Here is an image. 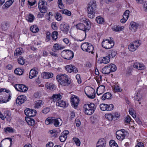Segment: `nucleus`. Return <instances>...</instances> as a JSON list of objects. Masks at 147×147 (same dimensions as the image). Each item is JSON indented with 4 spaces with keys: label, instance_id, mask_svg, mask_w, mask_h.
Wrapping results in <instances>:
<instances>
[{
    "label": "nucleus",
    "instance_id": "nucleus-42",
    "mask_svg": "<svg viewBox=\"0 0 147 147\" xmlns=\"http://www.w3.org/2000/svg\"><path fill=\"white\" fill-rule=\"evenodd\" d=\"M30 30L33 33H36L39 31L38 28L35 25L31 26L30 27Z\"/></svg>",
    "mask_w": 147,
    "mask_h": 147
},
{
    "label": "nucleus",
    "instance_id": "nucleus-60",
    "mask_svg": "<svg viewBox=\"0 0 147 147\" xmlns=\"http://www.w3.org/2000/svg\"><path fill=\"white\" fill-rule=\"evenodd\" d=\"M58 3L59 7L60 9H63L64 7V5L62 3V0H58Z\"/></svg>",
    "mask_w": 147,
    "mask_h": 147
},
{
    "label": "nucleus",
    "instance_id": "nucleus-20",
    "mask_svg": "<svg viewBox=\"0 0 147 147\" xmlns=\"http://www.w3.org/2000/svg\"><path fill=\"white\" fill-rule=\"evenodd\" d=\"M26 100V97L23 95L18 96L16 100V102L17 104L20 105L24 103Z\"/></svg>",
    "mask_w": 147,
    "mask_h": 147
},
{
    "label": "nucleus",
    "instance_id": "nucleus-16",
    "mask_svg": "<svg viewBox=\"0 0 147 147\" xmlns=\"http://www.w3.org/2000/svg\"><path fill=\"white\" fill-rule=\"evenodd\" d=\"M65 68L66 70L69 73L73 72L76 73L78 71L77 69L75 66L72 65H67Z\"/></svg>",
    "mask_w": 147,
    "mask_h": 147
},
{
    "label": "nucleus",
    "instance_id": "nucleus-23",
    "mask_svg": "<svg viewBox=\"0 0 147 147\" xmlns=\"http://www.w3.org/2000/svg\"><path fill=\"white\" fill-rule=\"evenodd\" d=\"M105 91V86L103 85H101L97 88L96 93L98 95H99L103 93Z\"/></svg>",
    "mask_w": 147,
    "mask_h": 147
},
{
    "label": "nucleus",
    "instance_id": "nucleus-43",
    "mask_svg": "<svg viewBox=\"0 0 147 147\" xmlns=\"http://www.w3.org/2000/svg\"><path fill=\"white\" fill-rule=\"evenodd\" d=\"M18 62L20 64L23 65L25 62V60L23 57L22 56H20L18 59Z\"/></svg>",
    "mask_w": 147,
    "mask_h": 147
},
{
    "label": "nucleus",
    "instance_id": "nucleus-46",
    "mask_svg": "<svg viewBox=\"0 0 147 147\" xmlns=\"http://www.w3.org/2000/svg\"><path fill=\"white\" fill-rule=\"evenodd\" d=\"M124 26H116V27L113 28L112 29L114 31L117 32L120 31L122 30L123 29H124Z\"/></svg>",
    "mask_w": 147,
    "mask_h": 147
},
{
    "label": "nucleus",
    "instance_id": "nucleus-57",
    "mask_svg": "<svg viewBox=\"0 0 147 147\" xmlns=\"http://www.w3.org/2000/svg\"><path fill=\"white\" fill-rule=\"evenodd\" d=\"M73 140L77 146H79L80 145V142L78 138H73Z\"/></svg>",
    "mask_w": 147,
    "mask_h": 147
},
{
    "label": "nucleus",
    "instance_id": "nucleus-38",
    "mask_svg": "<svg viewBox=\"0 0 147 147\" xmlns=\"http://www.w3.org/2000/svg\"><path fill=\"white\" fill-rule=\"evenodd\" d=\"M25 119L29 125L32 126L34 125L35 121L33 119H31L30 118H26V117Z\"/></svg>",
    "mask_w": 147,
    "mask_h": 147
},
{
    "label": "nucleus",
    "instance_id": "nucleus-39",
    "mask_svg": "<svg viewBox=\"0 0 147 147\" xmlns=\"http://www.w3.org/2000/svg\"><path fill=\"white\" fill-rule=\"evenodd\" d=\"M34 17L33 15L31 14H30L26 18V19L28 22H32L34 20Z\"/></svg>",
    "mask_w": 147,
    "mask_h": 147
},
{
    "label": "nucleus",
    "instance_id": "nucleus-11",
    "mask_svg": "<svg viewBox=\"0 0 147 147\" xmlns=\"http://www.w3.org/2000/svg\"><path fill=\"white\" fill-rule=\"evenodd\" d=\"M10 142L11 144L12 139L10 138H8L3 140L1 142L0 147H8L9 145Z\"/></svg>",
    "mask_w": 147,
    "mask_h": 147
},
{
    "label": "nucleus",
    "instance_id": "nucleus-53",
    "mask_svg": "<svg viewBox=\"0 0 147 147\" xmlns=\"http://www.w3.org/2000/svg\"><path fill=\"white\" fill-rule=\"evenodd\" d=\"M58 32L57 31H55L53 32L52 34V37L53 40H56L57 38V36L58 35Z\"/></svg>",
    "mask_w": 147,
    "mask_h": 147
},
{
    "label": "nucleus",
    "instance_id": "nucleus-22",
    "mask_svg": "<svg viewBox=\"0 0 147 147\" xmlns=\"http://www.w3.org/2000/svg\"><path fill=\"white\" fill-rule=\"evenodd\" d=\"M134 67L140 70H144L145 68V66L143 63L138 62L134 63Z\"/></svg>",
    "mask_w": 147,
    "mask_h": 147
},
{
    "label": "nucleus",
    "instance_id": "nucleus-28",
    "mask_svg": "<svg viewBox=\"0 0 147 147\" xmlns=\"http://www.w3.org/2000/svg\"><path fill=\"white\" fill-rule=\"evenodd\" d=\"M24 51L23 49L22 48H17L15 51L14 55L15 56L20 55L23 53Z\"/></svg>",
    "mask_w": 147,
    "mask_h": 147
},
{
    "label": "nucleus",
    "instance_id": "nucleus-54",
    "mask_svg": "<svg viewBox=\"0 0 147 147\" xmlns=\"http://www.w3.org/2000/svg\"><path fill=\"white\" fill-rule=\"evenodd\" d=\"M113 119L115 120H117L120 117V114L117 112H114L112 113Z\"/></svg>",
    "mask_w": 147,
    "mask_h": 147
},
{
    "label": "nucleus",
    "instance_id": "nucleus-21",
    "mask_svg": "<svg viewBox=\"0 0 147 147\" xmlns=\"http://www.w3.org/2000/svg\"><path fill=\"white\" fill-rule=\"evenodd\" d=\"M62 98V96L60 94H53L51 98L52 101L55 102L59 101Z\"/></svg>",
    "mask_w": 147,
    "mask_h": 147
},
{
    "label": "nucleus",
    "instance_id": "nucleus-41",
    "mask_svg": "<svg viewBox=\"0 0 147 147\" xmlns=\"http://www.w3.org/2000/svg\"><path fill=\"white\" fill-rule=\"evenodd\" d=\"M14 87L17 91L21 92V87L24 88V85L21 84H16L15 85Z\"/></svg>",
    "mask_w": 147,
    "mask_h": 147
},
{
    "label": "nucleus",
    "instance_id": "nucleus-29",
    "mask_svg": "<svg viewBox=\"0 0 147 147\" xmlns=\"http://www.w3.org/2000/svg\"><path fill=\"white\" fill-rule=\"evenodd\" d=\"M77 28L78 29L83 30L85 32V34H86V32L87 31V30L86 29V26L85 24H84L82 23L76 25Z\"/></svg>",
    "mask_w": 147,
    "mask_h": 147
},
{
    "label": "nucleus",
    "instance_id": "nucleus-25",
    "mask_svg": "<svg viewBox=\"0 0 147 147\" xmlns=\"http://www.w3.org/2000/svg\"><path fill=\"white\" fill-rule=\"evenodd\" d=\"M130 25L131 28V30L134 32H136L139 26V24L135 22H131Z\"/></svg>",
    "mask_w": 147,
    "mask_h": 147
},
{
    "label": "nucleus",
    "instance_id": "nucleus-19",
    "mask_svg": "<svg viewBox=\"0 0 147 147\" xmlns=\"http://www.w3.org/2000/svg\"><path fill=\"white\" fill-rule=\"evenodd\" d=\"M69 133V131L67 130L64 131L62 132L59 137L60 141L62 142L65 141L67 137V135Z\"/></svg>",
    "mask_w": 147,
    "mask_h": 147
},
{
    "label": "nucleus",
    "instance_id": "nucleus-63",
    "mask_svg": "<svg viewBox=\"0 0 147 147\" xmlns=\"http://www.w3.org/2000/svg\"><path fill=\"white\" fill-rule=\"evenodd\" d=\"M131 120V118L130 116H128L127 117L125 118V121L127 123H129Z\"/></svg>",
    "mask_w": 147,
    "mask_h": 147
},
{
    "label": "nucleus",
    "instance_id": "nucleus-56",
    "mask_svg": "<svg viewBox=\"0 0 147 147\" xmlns=\"http://www.w3.org/2000/svg\"><path fill=\"white\" fill-rule=\"evenodd\" d=\"M96 20L97 23L99 24H102L104 21V19L103 18L100 17H97L96 19Z\"/></svg>",
    "mask_w": 147,
    "mask_h": 147
},
{
    "label": "nucleus",
    "instance_id": "nucleus-31",
    "mask_svg": "<svg viewBox=\"0 0 147 147\" xmlns=\"http://www.w3.org/2000/svg\"><path fill=\"white\" fill-rule=\"evenodd\" d=\"M111 94L109 92H107L102 96L101 99L102 100H105L106 99H111Z\"/></svg>",
    "mask_w": 147,
    "mask_h": 147
},
{
    "label": "nucleus",
    "instance_id": "nucleus-4",
    "mask_svg": "<svg viewBox=\"0 0 147 147\" xmlns=\"http://www.w3.org/2000/svg\"><path fill=\"white\" fill-rule=\"evenodd\" d=\"M62 121L60 118H57L56 119L50 118H48L45 121L46 124L49 125L53 123L56 127L60 126L62 123Z\"/></svg>",
    "mask_w": 147,
    "mask_h": 147
},
{
    "label": "nucleus",
    "instance_id": "nucleus-58",
    "mask_svg": "<svg viewBox=\"0 0 147 147\" xmlns=\"http://www.w3.org/2000/svg\"><path fill=\"white\" fill-rule=\"evenodd\" d=\"M53 47L54 49L56 50H59L62 49V48H61V45L57 43H56L54 44Z\"/></svg>",
    "mask_w": 147,
    "mask_h": 147
},
{
    "label": "nucleus",
    "instance_id": "nucleus-26",
    "mask_svg": "<svg viewBox=\"0 0 147 147\" xmlns=\"http://www.w3.org/2000/svg\"><path fill=\"white\" fill-rule=\"evenodd\" d=\"M10 96L9 94H8V96H0V103H4L6 102L9 101L8 99H10Z\"/></svg>",
    "mask_w": 147,
    "mask_h": 147
},
{
    "label": "nucleus",
    "instance_id": "nucleus-12",
    "mask_svg": "<svg viewBox=\"0 0 147 147\" xmlns=\"http://www.w3.org/2000/svg\"><path fill=\"white\" fill-rule=\"evenodd\" d=\"M24 113L26 116L30 117H32L36 115V112L35 110L28 108L25 110Z\"/></svg>",
    "mask_w": 147,
    "mask_h": 147
},
{
    "label": "nucleus",
    "instance_id": "nucleus-50",
    "mask_svg": "<svg viewBox=\"0 0 147 147\" xmlns=\"http://www.w3.org/2000/svg\"><path fill=\"white\" fill-rule=\"evenodd\" d=\"M105 117L109 121H112L113 119L112 113L106 114L105 115Z\"/></svg>",
    "mask_w": 147,
    "mask_h": 147
},
{
    "label": "nucleus",
    "instance_id": "nucleus-40",
    "mask_svg": "<svg viewBox=\"0 0 147 147\" xmlns=\"http://www.w3.org/2000/svg\"><path fill=\"white\" fill-rule=\"evenodd\" d=\"M47 89L51 90H54L55 88V85L52 83L47 84L45 86Z\"/></svg>",
    "mask_w": 147,
    "mask_h": 147
},
{
    "label": "nucleus",
    "instance_id": "nucleus-55",
    "mask_svg": "<svg viewBox=\"0 0 147 147\" xmlns=\"http://www.w3.org/2000/svg\"><path fill=\"white\" fill-rule=\"evenodd\" d=\"M55 17L56 19L58 21H61L62 18L61 15L58 13H56Z\"/></svg>",
    "mask_w": 147,
    "mask_h": 147
},
{
    "label": "nucleus",
    "instance_id": "nucleus-64",
    "mask_svg": "<svg viewBox=\"0 0 147 147\" xmlns=\"http://www.w3.org/2000/svg\"><path fill=\"white\" fill-rule=\"evenodd\" d=\"M34 96L36 98H38L40 96V93L38 92H35L34 94Z\"/></svg>",
    "mask_w": 147,
    "mask_h": 147
},
{
    "label": "nucleus",
    "instance_id": "nucleus-9",
    "mask_svg": "<svg viewBox=\"0 0 147 147\" xmlns=\"http://www.w3.org/2000/svg\"><path fill=\"white\" fill-rule=\"evenodd\" d=\"M46 1L44 0H40L38 3V7L42 13H45L47 11V7L45 5Z\"/></svg>",
    "mask_w": 147,
    "mask_h": 147
},
{
    "label": "nucleus",
    "instance_id": "nucleus-44",
    "mask_svg": "<svg viewBox=\"0 0 147 147\" xmlns=\"http://www.w3.org/2000/svg\"><path fill=\"white\" fill-rule=\"evenodd\" d=\"M14 72L16 74L18 75H22L23 73L22 70L20 68H17L16 69Z\"/></svg>",
    "mask_w": 147,
    "mask_h": 147
},
{
    "label": "nucleus",
    "instance_id": "nucleus-13",
    "mask_svg": "<svg viewBox=\"0 0 147 147\" xmlns=\"http://www.w3.org/2000/svg\"><path fill=\"white\" fill-rule=\"evenodd\" d=\"M71 99L72 106L74 108L76 109L78 107L79 102V98L77 97L74 95L72 96Z\"/></svg>",
    "mask_w": 147,
    "mask_h": 147
},
{
    "label": "nucleus",
    "instance_id": "nucleus-27",
    "mask_svg": "<svg viewBox=\"0 0 147 147\" xmlns=\"http://www.w3.org/2000/svg\"><path fill=\"white\" fill-rule=\"evenodd\" d=\"M68 103H66L63 100L57 102L56 103V105L57 106L62 107H66L68 106Z\"/></svg>",
    "mask_w": 147,
    "mask_h": 147
},
{
    "label": "nucleus",
    "instance_id": "nucleus-48",
    "mask_svg": "<svg viewBox=\"0 0 147 147\" xmlns=\"http://www.w3.org/2000/svg\"><path fill=\"white\" fill-rule=\"evenodd\" d=\"M109 144L111 147H118L116 143L113 140H111L110 141Z\"/></svg>",
    "mask_w": 147,
    "mask_h": 147
},
{
    "label": "nucleus",
    "instance_id": "nucleus-8",
    "mask_svg": "<svg viewBox=\"0 0 147 147\" xmlns=\"http://www.w3.org/2000/svg\"><path fill=\"white\" fill-rule=\"evenodd\" d=\"M102 47L106 49H109L112 48L114 45V42L111 40L109 39L103 40L102 42Z\"/></svg>",
    "mask_w": 147,
    "mask_h": 147
},
{
    "label": "nucleus",
    "instance_id": "nucleus-7",
    "mask_svg": "<svg viewBox=\"0 0 147 147\" xmlns=\"http://www.w3.org/2000/svg\"><path fill=\"white\" fill-rule=\"evenodd\" d=\"M61 55L64 59L67 60L71 59L74 57L73 52L69 50H64L61 53Z\"/></svg>",
    "mask_w": 147,
    "mask_h": 147
},
{
    "label": "nucleus",
    "instance_id": "nucleus-1",
    "mask_svg": "<svg viewBox=\"0 0 147 147\" xmlns=\"http://www.w3.org/2000/svg\"><path fill=\"white\" fill-rule=\"evenodd\" d=\"M96 8V1L94 0H91L89 3L87 7L88 16L90 18H93L95 17V11Z\"/></svg>",
    "mask_w": 147,
    "mask_h": 147
},
{
    "label": "nucleus",
    "instance_id": "nucleus-61",
    "mask_svg": "<svg viewBox=\"0 0 147 147\" xmlns=\"http://www.w3.org/2000/svg\"><path fill=\"white\" fill-rule=\"evenodd\" d=\"M114 89L115 90L116 92H119L121 91V88L118 86H115Z\"/></svg>",
    "mask_w": 147,
    "mask_h": 147
},
{
    "label": "nucleus",
    "instance_id": "nucleus-10",
    "mask_svg": "<svg viewBox=\"0 0 147 147\" xmlns=\"http://www.w3.org/2000/svg\"><path fill=\"white\" fill-rule=\"evenodd\" d=\"M100 108L103 111H111L113 109L114 106L112 104L108 105L105 104H102L100 105Z\"/></svg>",
    "mask_w": 147,
    "mask_h": 147
},
{
    "label": "nucleus",
    "instance_id": "nucleus-59",
    "mask_svg": "<svg viewBox=\"0 0 147 147\" xmlns=\"http://www.w3.org/2000/svg\"><path fill=\"white\" fill-rule=\"evenodd\" d=\"M129 11L128 10H126L124 12L123 15V17L125 18H126L128 19L129 17Z\"/></svg>",
    "mask_w": 147,
    "mask_h": 147
},
{
    "label": "nucleus",
    "instance_id": "nucleus-5",
    "mask_svg": "<svg viewBox=\"0 0 147 147\" xmlns=\"http://www.w3.org/2000/svg\"><path fill=\"white\" fill-rule=\"evenodd\" d=\"M82 50L84 51L93 54L94 47L92 45L88 42H84L82 43L81 46Z\"/></svg>",
    "mask_w": 147,
    "mask_h": 147
},
{
    "label": "nucleus",
    "instance_id": "nucleus-51",
    "mask_svg": "<svg viewBox=\"0 0 147 147\" xmlns=\"http://www.w3.org/2000/svg\"><path fill=\"white\" fill-rule=\"evenodd\" d=\"M110 53L111 54H109L108 55V56L110 58L114 57L117 54L116 51L114 50H112Z\"/></svg>",
    "mask_w": 147,
    "mask_h": 147
},
{
    "label": "nucleus",
    "instance_id": "nucleus-6",
    "mask_svg": "<svg viewBox=\"0 0 147 147\" xmlns=\"http://www.w3.org/2000/svg\"><path fill=\"white\" fill-rule=\"evenodd\" d=\"M85 93L88 97L90 98H94L95 97V90L92 88L88 86L85 89Z\"/></svg>",
    "mask_w": 147,
    "mask_h": 147
},
{
    "label": "nucleus",
    "instance_id": "nucleus-49",
    "mask_svg": "<svg viewBox=\"0 0 147 147\" xmlns=\"http://www.w3.org/2000/svg\"><path fill=\"white\" fill-rule=\"evenodd\" d=\"M4 131L5 133H12L13 132V129L11 127H7L4 128Z\"/></svg>",
    "mask_w": 147,
    "mask_h": 147
},
{
    "label": "nucleus",
    "instance_id": "nucleus-15",
    "mask_svg": "<svg viewBox=\"0 0 147 147\" xmlns=\"http://www.w3.org/2000/svg\"><path fill=\"white\" fill-rule=\"evenodd\" d=\"M137 41H135L134 42V43H132L129 46L128 49L129 50L131 51H134L137 49L140 45L141 44V43L139 41L138 42V45H136Z\"/></svg>",
    "mask_w": 147,
    "mask_h": 147
},
{
    "label": "nucleus",
    "instance_id": "nucleus-3",
    "mask_svg": "<svg viewBox=\"0 0 147 147\" xmlns=\"http://www.w3.org/2000/svg\"><path fill=\"white\" fill-rule=\"evenodd\" d=\"M84 112L88 115H91L93 114L96 109L95 105L92 103L90 104H85L83 106Z\"/></svg>",
    "mask_w": 147,
    "mask_h": 147
},
{
    "label": "nucleus",
    "instance_id": "nucleus-47",
    "mask_svg": "<svg viewBox=\"0 0 147 147\" xmlns=\"http://www.w3.org/2000/svg\"><path fill=\"white\" fill-rule=\"evenodd\" d=\"M110 59L108 56L106 57H103L101 61L102 63L105 64L107 63L110 61Z\"/></svg>",
    "mask_w": 147,
    "mask_h": 147
},
{
    "label": "nucleus",
    "instance_id": "nucleus-32",
    "mask_svg": "<svg viewBox=\"0 0 147 147\" xmlns=\"http://www.w3.org/2000/svg\"><path fill=\"white\" fill-rule=\"evenodd\" d=\"M102 73L105 74H108L111 72L108 65L104 67L102 69Z\"/></svg>",
    "mask_w": 147,
    "mask_h": 147
},
{
    "label": "nucleus",
    "instance_id": "nucleus-52",
    "mask_svg": "<svg viewBox=\"0 0 147 147\" xmlns=\"http://www.w3.org/2000/svg\"><path fill=\"white\" fill-rule=\"evenodd\" d=\"M61 12L63 14H64L68 16H70L71 15V11H68L66 9L62 10Z\"/></svg>",
    "mask_w": 147,
    "mask_h": 147
},
{
    "label": "nucleus",
    "instance_id": "nucleus-35",
    "mask_svg": "<svg viewBox=\"0 0 147 147\" xmlns=\"http://www.w3.org/2000/svg\"><path fill=\"white\" fill-rule=\"evenodd\" d=\"M5 118L8 121H10L11 119L10 113L9 111H7L4 113Z\"/></svg>",
    "mask_w": 147,
    "mask_h": 147
},
{
    "label": "nucleus",
    "instance_id": "nucleus-45",
    "mask_svg": "<svg viewBox=\"0 0 147 147\" xmlns=\"http://www.w3.org/2000/svg\"><path fill=\"white\" fill-rule=\"evenodd\" d=\"M9 26V23L7 22H5L3 23L1 25V28L4 30L7 29Z\"/></svg>",
    "mask_w": 147,
    "mask_h": 147
},
{
    "label": "nucleus",
    "instance_id": "nucleus-36",
    "mask_svg": "<svg viewBox=\"0 0 147 147\" xmlns=\"http://www.w3.org/2000/svg\"><path fill=\"white\" fill-rule=\"evenodd\" d=\"M43 103V102L41 100L37 101L35 102L34 107L35 108H39Z\"/></svg>",
    "mask_w": 147,
    "mask_h": 147
},
{
    "label": "nucleus",
    "instance_id": "nucleus-30",
    "mask_svg": "<svg viewBox=\"0 0 147 147\" xmlns=\"http://www.w3.org/2000/svg\"><path fill=\"white\" fill-rule=\"evenodd\" d=\"M14 1V0H10L6 1L5 4L3 5V8L4 9L8 8L12 5Z\"/></svg>",
    "mask_w": 147,
    "mask_h": 147
},
{
    "label": "nucleus",
    "instance_id": "nucleus-62",
    "mask_svg": "<svg viewBox=\"0 0 147 147\" xmlns=\"http://www.w3.org/2000/svg\"><path fill=\"white\" fill-rule=\"evenodd\" d=\"M50 111V109L49 108H45L42 110V112L44 114H46Z\"/></svg>",
    "mask_w": 147,
    "mask_h": 147
},
{
    "label": "nucleus",
    "instance_id": "nucleus-24",
    "mask_svg": "<svg viewBox=\"0 0 147 147\" xmlns=\"http://www.w3.org/2000/svg\"><path fill=\"white\" fill-rule=\"evenodd\" d=\"M38 72L35 69H31L29 73V78L30 79H32L36 76Z\"/></svg>",
    "mask_w": 147,
    "mask_h": 147
},
{
    "label": "nucleus",
    "instance_id": "nucleus-14",
    "mask_svg": "<svg viewBox=\"0 0 147 147\" xmlns=\"http://www.w3.org/2000/svg\"><path fill=\"white\" fill-rule=\"evenodd\" d=\"M143 97L142 92L141 90H138L136 92L134 98L135 100L139 101L141 100Z\"/></svg>",
    "mask_w": 147,
    "mask_h": 147
},
{
    "label": "nucleus",
    "instance_id": "nucleus-37",
    "mask_svg": "<svg viewBox=\"0 0 147 147\" xmlns=\"http://www.w3.org/2000/svg\"><path fill=\"white\" fill-rule=\"evenodd\" d=\"M108 66L111 72L115 71L116 70V67L114 64H109Z\"/></svg>",
    "mask_w": 147,
    "mask_h": 147
},
{
    "label": "nucleus",
    "instance_id": "nucleus-17",
    "mask_svg": "<svg viewBox=\"0 0 147 147\" xmlns=\"http://www.w3.org/2000/svg\"><path fill=\"white\" fill-rule=\"evenodd\" d=\"M60 28L61 30L65 34H67L69 31V26L65 22H63L61 24Z\"/></svg>",
    "mask_w": 147,
    "mask_h": 147
},
{
    "label": "nucleus",
    "instance_id": "nucleus-2",
    "mask_svg": "<svg viewBox=\"0 0 147 147\" xmlns=\"http://www.w3.org/2000/svg\"><path fill=\"white\" fill-rule=\"evenodd\" d=\"M56 79L59 83L63 86H67L71 83V81L66 75L60 74L56 76Z\"/></svg>",
    "mask_w": 147,
    "mask_h": 147
},
{
    "label": "nucleus",
    "instance_id": "nucleus-34",
    "mask_svg": "<svg viewBox=\"0 0 147 147\" xmlns=\"http://www.w3.org/2000/svg\"><path fill=\"white\" fill-rule=\"evenodd\" d=\"M53 74L51 72H44L43 74V78H49L53 76Z\"/></svg>",
    "mask_w": 147,
    "mask_h": 147
},
{
    "label": "nucleus",
    "instance_id": "nucleus-18",
    "mask_svg": "<svg viewBox=\"0 0 147 147\" xmlns=\"http://www.w3.org/2000/svg\"><path fill=\"white\" fill-rule=\"evenodd\" d=\"M106 145V140L103 138L99 139L96 143V147H105Z\"/></svg>",
    "mask_w": 147,
    "mask_h": 147
},
{
    "label": "nucleus",
    "instance_id": "nucleus-33",
    "mask_svg": "<svg viewBox=\"0 0 147 147\" xmlns=\"http://www.w3.org/2000/svg\"><path fill=\"white\" fill-rule=\"evenodd\" d=\"M85 24L86 25V29L87 31H88L91 27L90 22L88 20L86 19L84 20Z\"/></svg>",
    "mask_w": 147,
    "mask_h": 147
}]
</instances>
